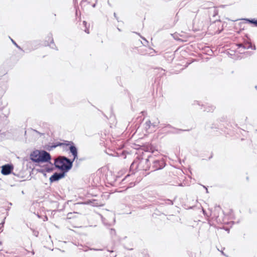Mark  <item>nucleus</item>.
<instances>
[{
    "instance_id": "obj_59",
    "label": "nucleus",
    "mask_w": 257,
    "mask_h": 257,
    "mask_svg": "<svg viewBox=\"0 0 257 257\" xmlns=\"http://www.w3.org/2000/svg\"><path fill=\"white\" fill-rule=\"evenodd\" d=\"M225 231H228V232H229V230H228V229H225Z\"/></svg>"
},
{
    "instance_id": "obj_45",
    "label": "nucleus",
    "mask_w": 257,
    "mask_h": 257,
    "mask_svg": "<svg viewBox=\"0 0 257 257\" xmlns=\"http://www.w3.org/2000/svg\"><path fill=\"white\" fill-rule=\"evenodd\" d=\"M125 179V178H123L122 181H121V183H122L123 181H124Z\"/></svg>"
},
{
    "instance_id": "obj_55",
    "label": "nucleus",
    "mask_w": 257,
    "mask_h": 257,
    "mask_svg": "<svg viewBox=\"0 0 257 257\" xmlns=\"http://www.w3.org/2000/svg\"><path fill=\"white\" fill-rule=\"evenodd\" d=\"M45 219H48V217L46 216V218H45Z\"/></svg>"
},
{
    "instance_id": "obj_3",
    "label": "nucleus",
    "mask_w": 257,
    "mask_h": 257,
    "mask_svg": "<svg viewBox=\"0 0 257 257\" xmlns=\"http://www.w3.org/2000/svg\"><path fill=\"white\" fill-rule=\"evenodd\" d=\"M30 159L34 163H51V156L49 153L45 150H35L31 153Z\"/></svg>"
},
{
    "instance_id": "obj_23",
    "label": "nucleus",
    "mask_w": 257,
    "mask_h": 257,
    "mask_svg": "<svg viewBox=\"0 0 257 257\" xmlns=\"http://www.w3.org/2000/svg\"><path fill=\"white\" fill-rule=\"evenodd\" d=\"M110 233L112 236L115 235L116 234V231H115V229L112 228H110Z\"/></svg>"
},
{
    "instance_id": "obj_54",
    "label": "nucleus",
    "mask_w": 257,
    "mask_h": 257,
    "mask_svg": "<svg viewBox=\"0 0 257 257\" xmlns=\"http://www.w3.org/2000/svg\"><path fill=\"white\" fill-rule=\"evenodd\" d=\"M108 4L109 5V6H111L110 3H109V1H108Z\"/></svg>"
},
{
    "instance_id": "obj_1",
    "label": "nucleus",
    "mask_w": 257,
    "mask_h": 257,
    "mask_svg": "<svg viewBox=\"0 0 257 257\" xmlns=\"http://www.w3.org/2000/svg\"><path fill=\"white\" fill-rule=\"evenodd\" d=\"M67 150L72 156V159H69L65 156H62L59 159H56L54 165L57 169L67 173L73 167V163L78 160V148L75 145L70 146Z\"/></svg>"
},
{
    "instance_id": "obj_57",
    "label": "nucleus",
    "mask_w": 257,
    "mask_h": 257,
    "mask_svg": "<svg viewBox=\"0 0 257 257\" xmlns=\"http://www.w3.org/2000/svg\"><path fill=\"white\" fill-rule=\"evenodd\" d=\"M225 231H228V232H229V230H228V229H225Z\"/></svg>"
},
{
    "instance_id": "obj_34",
    "label": "nucleus",
    "mask_w": 257,
    "mask_h": 257,
    "mask_svg": "<svg viewBox=\"0 0 257 257\" xmlns=\"http://www.w3.org/2000/svg\"><path fill=\"white\" fill-rule=\"evenodd\" d=\"M95 3H94V4H93L92 5V7L93 8H95V7H96V2H97V0H95Z\"/></svg>"
},
{
    "instance_id": "obj_16",
    "label": "nucleus",
    "mask_w": 257,
    "mask_h": 257,
    "mask_svg": "<svg viewBox=\"0 0 257 257\" xmlns=\"http://www.w3.org/2000/svg\"><path fill=\"white\" fill-rule=\"evenodd\" d=\"M146 151L151 153H153L154 151V148L152 146L148 145L145 148Z\"/></svg>"
},
{
    "instance_id": "obj_21",
    "label": "nucleus",
    "mask_w": 257,
    "mask_h": 257,
    "mask_svg": "<svg viewBox=\"0 0 257 257\" xmlns=\"http://www.w3.org/2000/svg\"><path fill=\"white\" fill-rule=\"evenodd\" d=\"M77 1L78 0H73L74 5V8L76 10V12H75L76 15H77V13H78L77 9H78V6L77 5Z\"/></svg>"
},
{
    "instance_id": "obj_36",
    "label": "nucleus",
    "mask_w": 257,
    "mask_h": 257,
    "mask_svg": "<svg viewBox=\"0 0 257 257\" xmlns=\"http://www.w3.org/2000/svg\"><path fill=\"white\" fill-rule=\"evenodd\" d=\"M151 125H153L155 127L157 126V124H156L155 122H153V123H152Z\"/></svg>"
},
{
    "instance_id": "obj_61",
    "label": "nucleus",
    "mask_w": 257,
    "mask_h": 257,
    "mask_svg": "<svg viewBox=\"0 0 257 257\" xmlns=\"http://www.w3.org/2000/svg\"><path fill=\"white\" fill-rule=\"evenodd\" d=\"M224 7H225V6H224V5H222V7H223V8H224Z\"/></svg>"
},
{
    "instance_id": "obj_49",
    "label": "nucleus",
    "mask_w": 257,
    "mask_h": 257,
    "mask_svg": "<svg viewBox=\"0 0 257 257\" xmlns=\"http://www.w3.org/2000/svg\"><path fill=\"white\" fill-rule=\"evenodd\" d=\"M212 158V156L211 155V156L209 157V159H211Z\"/></svg>"
},
{
    "instance_id": "obj_30",
    "label": "nucleus",
    "mask_w": 257,
    "mask_h": 257,
    "mask_svg": "<svg viewBox=\"0 0 257 257\" xmlns=\"http://www.w3.org/2000/svg\"><path fill=\"white\" fill-rule=\"evenodd\" d=\"M113 16L114 18L116 19V20L117 21V22H119L118 18L117 17L116 14L115 13H113Z\"/></svg>"
},
{
    "instance_id": "obj_58",
    "label": "nucleus",
    "mask_w": 257,
    "mask_h": 257,
    "mask_svg": "<svg viewBox=\"0 0 257 257\" xmlns=\"http://www.w3.org/2000/svg\"><path fill=\"white\" fill-rule=\"evenodd\" d=\"M225 231H228V232H229V230H228V229H225Z\"/></svg>"
},
{
    "instance_id": "obj_2",
    "label": "nucleus",
    "mask_w": 257,
    "mask_h": 257,
    "mask_svg": "<svg viewBox=\"0 0 257 257\" xmlns=\"http://www.w3.org/2000/svg\"><path fill=\"white\" fill-rule=\"evenodd\" d=\"M152 154L148 155L147 158L144 159L142 156H138L136 159L131 164L130 168L134 169V166H136V169L142 170L145 171H149L147 174L151 172L152 162L150 161L152 159Z\"/></svg>"
},
{
    "instance_id": "obj_20",
    "label": "nucleus",
    "mask_w": 257,
    "mask_h": 257,
    "mask_svg": "<svg viewBox=\"0 0 257 257\" xmlns=\"http://www.w3.org/2000/svg\"><path fill=\"white\" fill-rule=\"evenodd\" d=\"M151 124H152V123L150 120H147L145 122V125H146L145 128H146V131H147L149 128H150Z\"/></svg>"
},
{
    "instance_id": "obj_56",
    "label": "nucleus",
    "mask_w": 257,
    "mask_h": 257,
    "mask_svg": "<svg viewBox=\"0 0 257 257\" xmlns=\"http://www.w3.org/2000/svg\"><path fill=\"white\" fill-rule=\"evenodd\" d=\"M45 219H48V217L46 216V218H45Z\"/></svg>"
},
{
    "instance_id": "obj_62",
    "label": "nucleus",
    "mask_w": 257,
    "mask_h": 257,
    "mask_svg": "<svg viewBox=\"0 0 257 257\" xmlns=\"http://www.w3.org/2000/svg\"><path fill=\"white\" fill-rule=\"evenodd\" d=\"M140 121H142V118H140Z\"/></svg>"
},
{
    "instance_id": "obj_12",
    "label": "nucleus",
    "mask_w": 257,
    "mask_h": 257,
    "mask_svg": "<svg viewBox=\"0 0 257 257\" xmlns=\"http://www.w3.org/2000/svg\"><path fill=\"white\" fill-rule=\"evenodd\" d=\"M191 130V129H181V128H178L176 127H174L173 129V131H169L168 132V134H179L182 132H189Z\"/></svg>"
},
{
    "instance_id": "obj_4",
    "label": "nucleus",
    "mask_w": 257,
    "mask_h": 257,
    "mask_svg": "<svg viewBox=\"0 0 257 257\" xmlns=\"http://www.w3.org/2000/svg\"><path fill=\"white\" fill-rule=\"evenodd\" d=\"M75 143L71 141H67L62 140L61 142H56L53 143H49L45 145L44 148L49 151H51L57 147H61L62 148L63 151L67 152V149L70 147V146H73Z\"/></svg>"
},
{
    "instance_id": "obj_37",
    "label": "nucleus",
    "mask_w": 257,
    "mask_h": 257,
    "mask_svg": "<svg viewBox=\"0 0 257 257\" xmlns=\"http://www.w3.org/2000/svg\"><path fill=\"white\" fill-rule=\"evenodd\" d=\"M203 213L204 215L206 214V211L204 210H203Z\"/></svg>"
},
{
    "instance_id": "obj_53",
    "label": "nucleus",
    "mask_w": 257,
    "mask_h": 257,
    "mask_svg": "<svg viewBox=\"0 0 257 257\" xmlns=\"http://www.w3.org/2000/svg\"><path fill=\"white\" fill-rule=\"evenodd\" d=\"M2 244V241H0V245Z\"/></svg>"
},
{
    "instance_id": "obj_6",
    "label": "nucleus",
    "mask_w": 257,
    "mask_h": 257,
    "mask_svg": "<svg viewBox=\"0 0 257 257\" xmlns=\"http://www.w3.org/2000/svg\"><path fill=\"white\" fill-rule=\"evenodd\" d=\"M243 44L244 47L243 49H251L253 50H256V46L254 44H252L251 39L249 38L248 35L246 34L243 38Z\"/></svg>"
},
{
    "instance_id": "obj_24",
    "label": "nucleus",
    "mask_w": 257,
    "mask_h": 257,
    "mask_svg": "<svg viewBox=\"0 0 257 257\" xmlns=\"http://www.w3.org/2000/svg\"><path fill=\"white\" fill-rule=\"evenodd\" d=\"M236 46H237L238 49H239L241 48L243 49V47H244L243 43H238L237 44Z\"/></svg>"
},
{
    "instance_id": "obj_60",
    "label": "nucleus",
    "mask_w": 257,
    "mask_h": 257,
    "mask_svg": "<svg viewBox=\"0 0 257 257\" xmlns=\"http://www.w3.org/2000/svg\"><path fill=\"white\" fill-rule=\"evenodd\" d=\"M255 88L256 89H257V86H255Z\"/></svg>"
},
{
    "instance_id": "obj_41",
    "label": "nucleus",
    "mask_w": 257,
    "mask_h": 257,
    "mask_svg": "<svg viewBox=\"0 0 257 257\" xmlns=\"http://www.w3.org/2000/svg\"><path fill=\"white\" fill-rule=\"evenodd\" d=\"M3 251V250H0V254L1 255L3 254V252H2Z\"/></svg>"
},
{
    "instance_id": "obj_10",
    "label": "nucleus",
    "mask_w": 257,
    "mask_h": 257,
    "mask_svg": "<svg viewBox=\"0 0 257 257\" xmlns=\"http://www.w3.org/2000/svg\"><path fill=\"white\" fill-rule=\"evenodd\" d=\"M245 23L251 25L252 27H257V18H243L242 19Z\"/></svg>"
},
{
    "instance_id": "obj_48",
    "label": "nucleus",
    "mask_w": 257,
    "mask_h": 257,
    "mask_svg": "<svg viewBox=\"0 0 257 257\" xmlns=\"http://www.w3.org/2000/svg\"><path fill=\"white\" fill-rule=\"evenodd\" d=\"M79 160L80 161H83V159H79Z\"/></svg>"
},
{
    "instance_id": "obj_27",
    "label": "nucleus",
    "mask_w": 257,
    "mask_h": 257,
    "mask_svg": "<svg viewBox=\"0 0 257 257\" xmlns=\"http://www.w3.org/2000/svg\"><path fill=\"white\" fill-rule=\"evenodd\" d=\"M165 127H168V128L174 129L175 127H174L170 124H166L165 126Z\"/></svg>"
},
{
    "instance_id": "obj_14",
    "label": "nucleus",
    "mask_w": 257,
    "mask_h": 257,
    "mask_svg": "<svg viewBox=\"0 0 257 257\" xmlns=\"http://www.w3.org/2000/svg\"><path fill=\"white\" fill-rule=\"evenodd\" d=\"M78 213L76 212H69L67 214L66 220H69L73 218H75L76 217V214Z\"/></svg>"
},
{
    "instance_id": "obj_50",
    "label": "nucleus",
    "mask_w": 257,
    "mask_h": 257,
    "mask_svg": "<svg viewBox=\"0 0 257 257\" xmlns=\"http://www.w3.org/2000/svg\"><path fill=\"white\" fill-rule=\"evenodd\" d=\"M117 30H118L119 32H120V31H121V30H120L119 28H117Z\"/></svg>"
},
{
    "instance_id": "obj_31",
    "label": "nucleus",
    "mask_w": 257,
    "mask_h": 257,
    "mask_svg": "<svg viewBox=\"0 0 257 257\" xmlns=\"http://www.w3.org/2000/svg\"><path fill=\"white\" fill-rule=\"evenodd\" d=\"M87 1H88V0H82L81 3H80V6L81 7H82L83 3H84V2H87Z\"/></svg>"
},
{
    "instance_id": "obj_17",
    "label": "nucleus",
    "mask_w": 257,
    "mask_h": 257,
    "mask_svg": "<svg viewBox=\"0 0 257 257\" xmlns=\"http://www.w3.org/2000/svg\"><path fill=\"white\" fill-rule=\"evenodd\" d=\"M214 109H215V107L214 106L211 105V106H208L203 110L206 111L207 112H211V111H213Z\"/></svg>"
},
{
    "instance_id": "obj_40",
    "label": "nucleus",
    "mask_w": 257,
    "mask_h": 257,
    "mask_svg": "<svg viewBox=\"0 0 257 257\" xmlns=\"http://www.w3.org/2000/svg\"><path fill=\"white\" fill-rule=\"evenodd\" d=\"M31 253L32 255H34L35 254V251L33 250L32 251H31Z\"/></svg>"
},
{
    "instance_id": "obj_32",
    "label": "nucleus",
    "mask_w": 257,
    "mask_h": 257,
    "mask_svg": "<svg viewBox=\"0 0 257 257\" xmlns=\"http://www.w3.org/2000/svg\"><path fill=\"white\" fill-rule=\"evenodd\" d=\"M2 224H0V233L3 231V228L4 226H1Z\"/></svg>"
},
{
    "instance_id": "obj_43",
    "label": "nucleus",
    "mask_w": 257,
    "mask_h": 257,
    "mask_svg": "<svg viewBox=\"0 0 257 257\" xmlns=\"http://www.w3.org/2000/svg\"><path fill=\"white\" fill-rule=\"evenodd\" d=\"M4 108V107H0V110H2Z\"/></svg>"
},
{
    "instance_id": "obj_33",
    "label": "nucleus",
    "mask_w": 257,
    "mask_h": 257,
    "mask_svg": "<svg viewBox=\"0 0 257 257\" xmlns=\"http://www.w3.org/2000/svg\"><path fill=\"white\" fill-rule=\"evenodd\" d=\"M220 252L223 255H224L226 257H228V256L227 255H226L222 250H221Z\"/></svg>"
},
{
    "instance_id": "obj_46",
    "label": "nucleus",
    "mask_w": 257,
    "mask_h": 257,
    "mask_svg": "<svg viewBox=\"0 0 257 257\" xmlns=\"http://www.w3.org/2000/svg\"><path fill=\"white\" fill-rule=\"evenodd\" d=\"M206 193H208V189L207 188H206Z\"/></svg>"
},
{
    "instance_id": "obj_28",
    "label": "nucleus",
    "mask_w": 257,
    "mask_h": 257,
    "mask_svg": "<svg viewBox=\"0 0 257 257\" xmlns=\"http://www.w3.org/2000/svg\"><path fill=\"white\" fill-rule=\"evenodd\" d=\"M46 172L50 173L52 171V169L50 168H47L46 170H45Z\"/></svg>"
},
{
    "instance_id": "obj_26",
    "label": "nucleus",
    "mask_w": 257,
    "mask_h": 257,
    "mask_svg": "<svg viewBox=\"0 0 257 257\" xmlns=\"http://www.w3.org/2000/svg\"><path fill=\"white\" fill-rule=\"evenodd\" d=\"M37 170L38 172H39V173H41L42 174L46 172L45 169H38Z\"/></svg>"
},
{
    "instance_id": "obj_8",
    "label": "nucleus",
    "mask_w": 257,
    "mask_h": 257,
    "mask_svg": "<svg viewBox=\"0 0 257 257\" xmlns=\"http://www.w3.org/2000/svg\"><path fill=\"white\" fill-rule=\"evenodd\" d=\"M43 45L44 46H49L51 48L58 50V49L54 43L52 34L51 33H49L47 36L45 38V40Z\"/></svg>"
},
{
    "instance_id": "obj_15",
    "label": "nucleus",
    "mask_w": 257,
    "mask_h": 257,
    "mask_svg": "<svg viewBox=\"0 0 257 257\" xmlns=\"http://www.w3.org/2000/svg\"><path fill=\"white\" fill-rule=\"evenodd\" d=\"M174 204V202H173V200H171L169 199H165L164 201V202H162V203H161L160 205H173Z\"/></svg>"
},
{
    "instance_id": "obj_25",
    "label": "nucleus",
    "mask_w": 257,
    "mask_h": 257,
    "mask_svg": "<svg viewBox=\"0 0 257 257\" xmlns=\"http://www.w3.org/2000/svg\"><path fill=\"white\" fill-rule=\"evenodd\" d=\"M135 186V183L134 182H131L128 184V186L126 187V189L132 188Z\"/></svg>"
},
{
    "instance_id": "obj_38",
    "label": "nucleus",
    "mask_w": 257,
    "mask_h": 257,
    "mask_svg": "<svg viewBox=\"0 0 257 257\" xmlns=\"http://www.w3.org/2000/svg\"><path fill=\"white\" fill-rule=\"evenodd\" d=\"M91 0H88L87 4H90L91 3Z\"/></svg>"
},
{
    "instance_id": "obj_47",
    "label": "nucleus",
    "mask_w": 257,
    "mask_h": 257,
    "mask_svg": "<svg viewBox=\"0 0 257 257\" xmlns=\"http://www.w3.org/2000/svg\"><path fill=\"white\" fill-rule=\"evenodd\" d=\"M216 207H218V208H220V205H217V206L216 205Z\"/></svg>"
},
{
    "instance_id": "obj_18",
    "label": "nucleus",
    "mask_w": 257,
    "mask_h": 257,
    "mask_svg": "<svg viewBox=\"0 0 257 257\" xmlns=\"http://www.w3.org/2000/svg\"><path fill=\"white\" fill-rule=\"evenodd\" d=\"M10 39H11L12 43L17 47L18 48L19 50L22 51H24V50H23V49L19 45H18V44L15 41H14L13 39H12L10 37H9Z\"/></svg>"
},
{
    "instance_id": "obj_52",
    "label": "nucleus",
    "mask_w": 257,
    "mask_h": 257,
    "mask_svg": "<svg viewBox=\"0 0 257 257\" xmlns=\"http://www.w3.org/2000/svg\"><path fill=\"white\" fill-rule=\"evenodd\" d=\"M216 128V127H214L213 126L211 127V128Z\"/></svg>"
},
{
    "instance_id": "obj_11",
    "label": "nucleus",
    "mask_w": 257,
    "mask_h": 257,
    "mask_svg": "<svg viewBox=\"0 0 257 257\" xmlns=\"http://www.w3.org/2000/svg\"><path fill=\"white\" fill-rule=\"evenodd\" d=\"M1 118V120L0 121V127H5L9 122V120L8 119V116L4 114H3V116L0 115ZM2 134V130L0 129V134Z\"/></svg>"
},
{
    "instance_id": "obj_13",
    "label": "nucleus",
    "mask_w": 257,
    "mask_h": 257,
    "mask_svg": "<svg viewBox=\"0 0 257 257\" xmlns=\"http://www.w3.org/2000/svg\"><path fill=\"white\" fill-rule=\"evenodd\" d=\"M111 156L120 157H122L123 159L126 158V155L124 151H122L120 152H114L110 155Z\"/></svg>"
},
{
    "instance_id": "obj_29",
    "label": "nucleus",
    "mask_w": 257,
    "mask_h": 257,
    "mask_svg": "<svg viewBox=\"0 0 257 257\" xmlns=\"http://www.w3.org/2000/svg\"><path fill=\"white\" fill-rule=\"evenodd\" d=\"M5 219H6V217L4 218L3 220L1 222V223H0V224H2L1 226H4L5 223Z\"/></svg>"
},
{
    "instance_id": "obj_19",
    "label": "nucleus",
    "mask_w": 257,
    "mask_h": 257,
    "mask_svg": "<svg viewBox=\"0 0 257 257\" xmlns=\"http://www.w3.org/2000/svg\"><path fill=\"white\" fill-rule=\"evenodd\" d=\"M82 24H83V26L85 28V29L84 30V32L85 33H86L87 34H89V29L87 28V22L85 21H83Z\"/></svg>"
},
{
    "instance_id": "obj_42",
    "label": "nucleus",
    "mask_w": 257,
    "mask_h": 257,
    "mask_svg": "<svg viewBox=\"0 0 257 257\" xmlns=\"http://www.w3.org/2000/svg\"><path fill=\"white\" fill-rule=\"evenodd\" d=\"M202 186H203V187L204 188H205V189H206V188H207V187H206L205 186L203 185H202Z\"/></svg>"
},
{
    "instance_id": "obj_22",
    "label": "nucleus",
    "mask_w": 257,
    "mask_h": 257,
    "mask_svg": "<svg viewBox=\"0 0 257 257\" xmlns=\"http://www.w3.org/2000/svg\"><path fill=\"white\" fill-rule=\"evenodd\" d=\"M31 229L33 231V235L36 237H38L39 232L38 231L35 230L31 228Z\"/></svg>"
},
{
    "instance_id": "obj_7",
    "label": "nucleus",
    "mask_w": 257,
    "mask_h": 257,
    "mask_svg": "<svg viewBox=\"0 0 257 257\" xmlns=\"http://www.w3.org/2000/svg\"><path fill=\"white\" fill-rule=\"evenodd\" d=\"M66 176V173L63 172H55L49 178V181L50 184L54 182H58L60 180L65 178Z\"/></svg>"
},
{
    "instance_id": "obj_44",
    "label": "nucleus",
    "mask_w": 257,
    "mask_h": 257,
    "mask_svg": "<svg viewBox=\"0 0 257 257\" xmlns=\"http://www.w3.org/2000/svg\"><path fill=\"white\" fill-rule=\"evenodd\" d=\"M43 174L44 176H46V172L44 173Z\"/></svg>"
},
{
    "instance_id": "obj_5",
    "label": "nucleus",
    "mask_w": 257,
    "mask_h": 257,
    "mask_svg": "<svg viewBox=\"0 0 257 257\" xmlns=\"http://www.w3.org/2000/svg\"><path fill=\"white\" fill-rule=\"evenodd\" d=\"M150 161L152 162L151 172L162 170L166 166V163L164 158H156L153 155Z\"/></svg>"
},
{
    "instance_id": "obj_35",
    "label": "nucleus",
    "mask_w": 257,
    "mask_h": 257,
    "mask_svg": "<svg viewBox=\"0 0 257 257\" xmlns=\"http://www.w3.org/2000/svg\"><path fill=\"white\" fill-rule=\"evenodd\" d=\"M140 123H137L135 126L136 127L139 128L140 127Z\"/></svg>"
},
{
    "instance_id": "obj_9",
    "label": "nucleus",
    "mask_w": 257,
    "mask_h": 257,
    "mask_svg": "<svg viewBox=\"0 0 257 257\" xmlns=\"http://www.w3.org/2000/svg\"><path fill=\"white\" fill-rule=\"evenodd\" d=\"M14 169V166L11 164H6L1 167V173L4 175H8L11 174Z\"/></svg>"
},
{
    "instance_id": "obj_39",
    "label": "nucleus",
    "mask_w": 257,
    "mask_h": 257,
    "mask_svg": "<svg viewBox=\"0 0 257 257\" xmlns=\"http://www.w3.org/2000/svg\"><path fill=\"white\" fill-rule=\"evenodd\" d=\"M225 117H222V118H221V120H220V121H224V120L225 119Z\"/></svg>"
},
{
    "instance_id": "obj_51",
    "label": "nucleus",
    "mask_w": 257,
    "mask_h": 257,
    "mask_svg": "<svg viewBox=\"0 0 257 257\" xmlns=\"http://www.w3.org/2000/svg\"><path fill=\"white\" fill-rule=\"evenodd\" d=\"M197 104H198L199 105H200V103H199V101H197Z\"/></svg>"
}]
</instances>
